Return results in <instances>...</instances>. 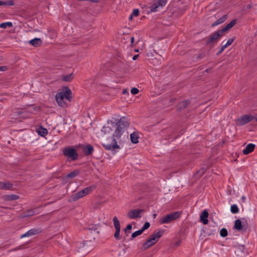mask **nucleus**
<instances>
[{"label":"nucleus","instance_id":"19","mask_svg":"<svg viewBox=\"0 0 257 257\" xmlns=\"http://www.w3.org/2000/svg\"><path fill=\"white\" fill-rule=\"evenodd\" d=\"M227 19L226 15H224L222 17L217 19L216 21L213 23L211 25L212 27H214L217 25H220L223 23Z\"/></svg>","mask_w":257,"mask_h":257},{"label":"nucleus","instance_id":"24","mask_svg":"<svg viewBox=\"0 0 257 257\" xmlns=\"http://www.w3.org/2000/svg\"><path fill=\"white\" fill-rule=\"evenodd\" d=\"M130 137H131V142L133 144H137L139 142V140H138L139 136H138V134H137L136 133H133L131 134Z\"/></svg>","mask_w":257,"mask_h":257},{"label":"nucleus","instance_id":"2","mask_svg":"<svg viewBox=\"0 0 257 257\" xmlns=\"http://www.w3.org/2000/svg\"><path fill=\"white\" fill-rule=\"evenodd\" d=\"M64 99L70 101L72 99V92L69 87H63V90L58 92L55 95V99L58 104L61 107H65L67 105Z\"/></svg>","mask_w":257,"mask_h":257},{"label":"nucleus","instance_id":"32","mask_svg":"<svg viewBox=\"0 0 257 257\" xmlns=\"http://www.w3.org/2000/svg\"><path fill=\"white\" fill-rule=\"evenodd\" d=\"M228 234L227 230L225 228H222L220 231V235L221 237H225Z\"/></svg>","mask_w":257,"mask_h":257},{"label":"nucleus","instance_id":"15","mask_svg":"<svg viewBox=\"0 0 257 257\" xmlns=\"http://www.w3.org/2000/svg\"><path fill=\"white\" fill-rule=\"evenodd\" d=\"M208 215V213L206 210L202 212L200 215V220L204 224H207L208 223V220L207 219Z\"/></svg>","mask_w":257,"mask_h":257},{"label":"nucleus","instance_id":"1","mask_svg":"<svg viewBox=\"0 0 257 257\" xmlns=\"http://www.w3.org/2000/svg\"><path fill=\"white\" fill-rule=\"evenodd\" d=\"M117 127L112 135V142L111 144H103L102 146L107 150H114L115 149H120L117 145L116 139L120 138L123 132L129 125V122L126 118L122 117L116 122Z\"/></svg>","mask_w":257,"mask_h":257},{"label":"nucleus","instance_id":"40","mask_svg":"<svg viewBox=\"0 0 257 257\" xmlns=\"http://www.w3.org/2000/svg\"><path fill=\"white\" fill-rule=\"evenodd\" d=\"M139 14V11L138 9H134L133 11L132 15L133 16H138Z\"/></svg>","mask_w":257,"mask_h":257},{"label":"nucleus","instance_id":"43","mask_svg":"<svg viewBox=\"0 0 257 257\" xmlns=\"http://www.w3.org/2000/svg\"><path fill=\"white\" fill-rule=\"evenodd\" d=\"M132 228V226L131 224L127 225L126 228L124 229V231L126 232L127 230H131Z\"/></svg>","mask_w":257,"mask_h":257},{"label":"nucleus","instance_id":"29","mask_svg":"<svg viewBox=\"0 0 257 257\" xmlns=\"http://www.w3.org/2000/svg\"><path fill=\"white\" fill-rule=\"evenodd\" d=\"M80 173V171L79 170H75L74 171H72L71 172H70V173H69L67 175V177L68 178H74L77 176H78L79 175Z\"/></svg>","mask_w":257,"mask_h":257},{"label":"nucleus","instance_id":"49","mask_svg":"<svg viewBox=\"0 0 257 257\" xmlns=\"http://www.w3.org/2000/svg\"><path fill=\"white\" fill-rule=\"evenodd\" d=\"M89 1L93 3H97L99 1V0H89Z\"/></svg>","mask_w":257,"mask_h":257},{"label":"nucleus","instance_id":"31","mask_svg":"<svg viewBox=\"0 0 257 257\" xmlns=\"http://www.w3.org/2000/svg\"><path fill=\"white\" fill-rule=\"evenodd\" d=\"M230 211L232 213L235 214L239 212V209L238 208L236 204H233L231 206Z\"/></svg>","mask_w":257,"mask_h":257},{"label":"nucleus","instance_id":"12","mask_svg":"<svg viewBox=\"0 0 257 257\" xmlns=\"http://www.w3.org/2000/svg\"><path fill=\"white\" fill-rule=\"evenodd\" d=\"M82 151L86 156H88L92 154L94 148L92 145L88 144L82 146Z\"/></svg>","mask_w":257,"mask_h":257},{"label":"nucleus","instance_id":"36","mask_svg":"<svg viewBox=\"0 0 257 257\" xmlns=\"http://www.w3.org/2000/svg\"><path fill=\"white\" fill-rule=\"evenodd\" d=\"M234 38H230L229 39L226 43L225 45V46H226V47H227L228 46H230L231 44H232V43H233V42L234 41Z\"/></svg>","mask_w":257,"mask_h":257},{"label":"nucleus","instance_id":"22","mask_svg":"<svg viewBox=\"0 0 257 257\" xmlns=\"http://www.w3.org/2000/svg\"><path fill=\"white\" fill-rule=\"evenodd\" d=\"M19 198V196L15 194H10L6 195L5 199L6 201H13L16 200Z\"/></svg>","mask_w":257,"mask_h":257},{"label":"nucleus","instance_id":"54","mask_svg":"<svg viewBox=\"0 0 257 257\" xmlns=\"http://www.w3.org/2000/svg\"><path fill=\"white\" fill-rule=\"evenodd\" d=\"M156 216V214H154V217H155Z\"/></svg>","mask_w":257,"mask_h":257},{"label":"nucleus","instance_id":"6","mask_svg":"<svg viewBox=\"0 0 257 257\" xmlns=\"http://www.w3.org/2000/svg\"><path fill=\"white\" fill-rule=\"evenodd\" d=\"M223 33L220 30L213 33L210 37L208 38L206 41V44L209 45L212 43H216L219 39L220 38L222 37Z\"/></svg>","mask_w":257,"mask_h":257},{"label":"nucleus","instance_id":"52","mask_svg":"<svg viewBox=\"0 0 257 257\" xmlns=\"http://www.w3.org/2000/svg\"><path fill=\"white\" fill-rule=\"evenodd\" d=\"M180 241H178V242H176V245L177 246L180 245Z\"/></svg>","mask_w":257,"mask_h":257},{"label":"nucleus","instance_id":"25","mask_svg":"<svg viewBox=\"0 0 257 257\" xmlns=\"http://www.w3.org/2000/svg\"><path fill=\"white\" fill-rule=\"evenodd\" d=\"M74 78L73 73L68 74L62 77V80L65 82L71 81Z\"/></svg>","mask_w":257,"mask_h":257},{"label":"nucleus","instance_id":"3","mask_svg":"<svg viewBox=\"0 0 257 257\" xmlns=\"http://www.w3.org/2000/svg\"><path fill=\"white\" fill-rule=\"evenodd\" d=\"M95 188V186L93 185L87 187L84 189L77 192L73 194L71 196V199L72 201H76L84 196L87 195L89 194L92 190Z\"/></svg>","mask_w":257,"mask_h":257},{"label":"nucleus","instance_id":"10","mask_svg":"<svg viewBox=\"0 0 257 257\" xmlns=\"http://www.w3.org/2000/svg\"><path fill=\"white\" fill-rule=\"evenodd\" d=\"M41 231H42V230L40 229L33 228V229H31L28 230L24 234H23L22 235H21L20 237L21 238H24L26 237H29V236H33L34 235H36V234L41 233Z\"/></svg>","mask_w":257,"mask_h":257},{"label":"nucleus","instance_id":"38","mask_svg":"<svg viewBox=\"0 0 257 257\" xmlns=\"http://www.w3.org/2000/svg\"><path fill=\"white\" fill-rule=\"evenodd\" d=\"M131 92L133 94H137L139 93V90L138 88L134 87L131 89Z\"/></svg>","mask_w":257,"mask_h":257},{"label":"nucleus","instance_id":"30","mask_svg":"<svg viewBox=\"0 0 257 257\" xmlns=\"http://www.w3.org/2000/svg\"><path fill=\"white\" fill-rule=\"evenodd\" d=\"M12 26L13 24L10 22L3 23L0 24V28L2 29H6L7 27H12Z\"/></svg>","mask_w":257,"mask_h":257},{"label":"nucleus","instance_id":"34","mask_svg":"<svg viewBox=\"0 0 257 257\" xmlns=\"http://www.w3.org/2000/svg\"><path fill=\"white\" fill-rule=\"evenodd\" d=\"M150 226V223L149 222H146L141 229L143 232L147 229Z\"/></svg>","mask_w":257,"mask_h":257},{"label":"nucleus","instance_id":"7","mask_svg":"<svg viewBox=\"0 0 257 257\" xmlns=\"http://www.w3.org/2000/svg\"><path fill=\"white\" fill-rule=\"evenodd\" d=\"M114 226L115 229V232L114 234V238L117 240H119L121 238L120 236V225L118 219L117 217L115 216L113 218Z\"/></svg>","mask_w":257,"mask_h":257},{"label":"nucleus","instance_id":"27","mask_svg":"<svg viewBox=\"0 0 257 257\" xmlns=\"http://www.w3.org/2000/svg\"><path fill=\"white\" fill-rule=\"evenodd\" d=\"M189 103H190V101L188 100L182 101L179 104V108H180V109L185 108L189 105Z\"/></svg>","mask_w":257,"mask_h":257},{"label":"nucleus","instance_id":"42","mask_svg":"<svg viewBox=\"0 0 257 257\" xmlns=\"http://www.w3.org/2000/svg\"><path fill=\"white\" fill-rule=\"evenodd\" d=\"M7 69H8V68L7 66H0V71H5L7 70Z\"/></svg>","mask_w":257,"mask_h":257},{"label":"nucleus","instance_id":"46","mask_svg":"<svg viewBox=\"0 0 257 257\" xmlns=\"http://www.w3.org/2000/svg\"><path fill=\"white\" fill-rule=\"evenodd\" d=\"M138 57H139V55H135V56L133 57V59L134 60H136L138 58Z\"/></svg>","mask_w":257,"mask_h":257},{"label":"nucleus","instance_id":"5","mask_svg":"<svg viewBox=\"0 0 257 257\" xmlns=\"http://www.w3.org/2000/svg\"><path fill=\"white\" fill-rule=\"evenodd\" d=\"M63 154L65 156L71 158L73 161L76 160L78 158V154L76 150L73 148H64L63 150Z\"/></svg>","mask_w":257,"mask_h":257},{"label":"nucleus","instance_id":"8","mask_svg":"<svg viewBox=\"0 0 257 257\" xmlns=\"http://www.w3.org/2000/svg\"><path fill=\"white\" fill-rule=\"evenodd\" d=\"M144 212V209H133L128 212L127 216L130 219H135L141 217V214Z\"/></svg>","mask_w":257,"mask_h":257},{"label":"nucleus","instance_id":"55","mask_svg":"<svg viewBox=\"0 0 257 257\" xmlns=\"http://www.w3.org/2000/svg\"><path fill=\"white\" fill-rule=\"evenodd\" d=\"M17 249H18L17 248H15V249H14V250H16Z\"/></svg>","mask_w":257,"mask_h":257},{"label":"nucleus","instance_id":"53","mask_svg":"<svg viewBox=\"0 0 257 257\" xmlns=\"http://www.w3.org/2000/svg\"><path fill=\"white\" fill-rule=\"evenodd\" d=\"M254 119L255 120V121L257 122V117H254Z\"/></svg>","mask_w":257,"mask_h":257},{"label":"nucleus","instance_id":"39","mask_svg":"<svg viewBox=\"0 0 257 257\" xmlns=\"http://www.w3.org/2000/svg\"><path fill=\"white\" fill-rule=\"evenodd\" d=\"M227 48L225 45H222L220 50L217 53V55H220Z\"/></svg>","mask_w":257,"mask_h":257},{"label":"nucleus","instance_id":"45","mask_svg":"<svg viewBox=\"0 0 257 257\" xmlns=\"http://www.w3.org/2000/svg\"><path fill=\"white\" fill-rule=\"evenodd\" d=\"M134 40H135V39H134V37H132L131 38V44H133V43H134Z\"/></svg>","mask_w":257,"mask_h":257},{"label":"nucleus","instance_id":"28","mask_svg":"<svg viewBox=\"0 0 257 257\" xmlns=\"http://www.w3.org/2000/svg\"><path fill=\"white\" fill-rule=\"evenodd\" d=\"M14 2L13 0H10L8 1H0V6H14Z\"/></svg>","mask_w":257,"mask_h":257},{"label":"nucleus","instance_id":"41","mask_svg":"<svg viewBox=\"0 0 257 257\" xmlns=\"http://www.w3.org/2000/svg\"><path fill=\"white\" fill-rule=\"evenodd\" d=\"M150 239L151 240V241L152 242H154V244L156 243L158 241V240H157L156 238H155L154 237L152 236V235H150L149 237Z\"/></svg>","mask_w":257,"mask_h":257},{"label":"nucleus","instance_id":"48","mask_svg":"<svg viewBox=\"0 0 257 257\" xmlns=\"http://www.w3.org/2000/svg\"><path fill=\"white\" fill-rule=\"evenodd\" d=\"M107 128H108V127H102V132H103V131H104V132H105V131H106V130Z\"/></svg>","mask_w":257,"mask_h":257},{"label":"nucleus","instance_id":"23","mask_svg":"<svg viewBox=\"0 0 257 257\" xmlns=\"http://www.w3.org/2000/svg\"><path fill=\"white\" fill-rule=\"evenodd\" d=\"M164 232V231L163 230H161L158 231L156 230L151 235L154 237L155 238H156L157 240H158L160 238L162 237Z\"/></svg>","mask_w":257,"mask_h":257},{"label":"nucleus","instance_id":"20","mask_svg":"<svg viewBox=\"0 0 257 257\" xmlns=\"http://www.w3.org/2000/svg\"><path fill=\"white\" fill-rule=\"evenodd\" d=\"M42 41L40 38H34L29 41V43L35 47H38L41 45Z\"/></svg>","mask_w":257,"mask_h":257},{"label":"nucleus","instance_id":"47","mask_svg":"<svg viewBox=\"0 0 257 257\" xmlns=\"http://www.w3.org/2000/svg\"><path fill=\"white\" fill-rule=\"evenodd\" d=\"M5 98L3 97L2 95H0V101H3Z\"/></svg>","mask_w":257,"mask_h":257},{"label":"nucleus","instance_id":"16","mask_svg":"<svg viewBox=\"0 0 257 257\" xmlns=\"http://www.w3.org/2000/svg\"><path fill=\"white\" fill-rule=\"evenodd\" d=\"M35 214V211L32 209H29L26 211V212L22 213L20 215V217L21 218H24L26 217H31Z\"/></svg>","mask_w":257,"mask_h":257},{"label":"nucleus","instance_id":"50","mask_svg":"<svg viewBox=\"0 0 257 257\" xmlns=\"http://www.w3.org/2000/svg\"><path fill=\"white\" fill-rule=\"evenodd\" d=\"M245 199V197L244 196H242L241 197V200H242L243 201H244Z\"/></svg>","mask_w":257,"mask_h":257},{"label":"nucleus","instance_id":"9","mask_svg":"<svg viewBox=\"0 0 257 257\" xmlns=\"http://www.w3.org/2000/svg\"><path fill=\"white\" fill-rule=\"evenodd\" d=\"M254 116L250 114H245L241 116L239 118L237 119V121L240 125H244L253 119H254Z\"/></svg>","mask_w":257,"mask_h":257},{"label":"nucleus","instance_id":"17","mask_svg":"<svg viewBox=\"0 0 257 257\" xmlns=\"http://www.w3.org/2000/svg\"><path fill=\"white\" fill-rule=\"evenodd\" d=\"M166 3V0H157L156 5L152 7L151 11H156L157 9L159 7H163L165 5Z\"/></svg>","mask_w":257,"mask_h":257},{"label":"nucleus","instance_id":"51","mask_svg":"<svg viewBox=\"0 0 257 257\" xmlns=\"http://www.w3.org/2000/svg\"><path fill=\"white\" fill-rule=\"evenodd\" d=\"M133 15L132 14H131V15H130V17H129V19H130V20H132V18H133Z\"/></svg>","mask_w":257,"mask_h":257},{"label":"nucleus","instance_id":"21","mask_svg":"<svg viewBox=\"0 0 257 257\" xmlns=\"http://www.w3.org/2000/svg\"><path fill=\"white\" fill-rule=\"evenodd\" d=\"M37 133L42 137H45L48 134V131L46 128L43 127L42 126H40L37 129Z\"/></svg>","mask_w":257,"mask_h":257},{"label":"nucleus","instance_id":"13","mask_svg":"<svg viewBox=\"0 0 257 257\" xmlns=\"http://www.w3.org/2000/svg\"><path fill=\"white\" fill-rule=\"evenodd\" d=\"M254 148L255 145L253 144H249L246 146V147L243 150V154L244 155H247L252 152L254 150Z\"/></svg>","mask_w":257,"mask_h":257},{"label":"nucleus","instance_id":"26","mask_svg":"<svg viewBox=\"0 0 257 257\" xmlns=\"http://www.w3.org/2000/svg\"><path fill=\"white\" fill-rule=\"evenodd\" d=\"M154 245V242L151 241V240L149 238L145 242L143 243V247L144 249H146L151 246Z\"/></svg>","mask_w":257,"mask_h":257},{"label":"nucleus","instance_id":"18","mask_svg":"<svg viewBox=\"0 0 257 257\" xmlns=\"http://www.w3.org/2000/svg\"><path fill=\"white\" fill-rule=\"evenodd\" d=\"M236 20H233L229 24H228L225 27L223 28L220 30L223 33H224V32H226L227 31L232 28L236 24Z\"/></svg>","mask_w":257,"mask_h":257},{"label":"nucleus","instance_id":"33","mask_svg":"<svg viewBox=\"0 0 257 257\" xmlns=\"http://www.w3.org/2000/svg\"><path fill=\"white\" fill-rule=\"evenodd\" d=\"M143 232L142 231L141 229L138 230H137V231H135V232H134V233H132V237L133 238H135L137 236L142 234Z\"/></svg>","mask_w":257,"mask_h":257},{"label":"nucleus","instance_id":"35","mask_svg":"<svg viewBox=\"0 0 257 257\" xmlns=\"http://www.w3.org/2000/svg\"><path fill=\"white\" fill-rule=\"evenodd\" d=\"M99 226L98 225H95L94 226H92V227H89V230L91 231H94L96 232V233L98 234L99 231H98Z\"/></svg>","mask_w":257,"mask_h":257},{"label":"nucleus","instance_id":"37","mask_svg":"<svg viewBox=\"0 0 257 257\" xmlns=\"http://www.w3.org/2000/svg\"><path fill=\"white\" fill-rule=\"evenodd\" d=\"M205 172V169L203 168H201L199 170L197 171V174H198L199 177L202 176Z\"/></svg>","mask_w":257,"mask_h":257},{"label":"nucleus","instance_id":"14","mask_svg":"<svg viewBox=\"0 0 257 257\" xmlns=\"http://www.w3.org/2000/svg\"><path fill=\"white\" fill-rule=\"evenodd\" d=\"M13 187L12 183L8 182H0V189L3 190H12Z\"/></svg>","mask_w":257,"mask_h":257},{"label":"nucleus","instance_id":"11","mask_svg":"<svg viewBox=\"0 0 257 257\" xmlns=\"http://www.w3.org/2000/svg\"><path fill=\"white\" fill-rule=\"evenodd\" d=\"M246 227H245L244 222L243 221L242 223L241 221L239 219H236L235 221L234 228L237 230H241L245 231L246 229Z\"/></svg>","mask_w":257,"mask_h":257},{"label":"nucleus","instance_id":"44","mask_svg":"<svg viewBox=\"0 0 257 257\" xmlns=\"http://www.w3.org/2000/svg\"><path fill=\"white\" fill-rule=\"evenodd\" d=\"M122 94H128L127 90L126 89H124L122 91Z\"/></svg>","mask_w":257,"mask_h":257},{"label":"nucleus","instance_id":"4","mask_svg":"<svg viewBox=\"0 0 257 257\" xmlns=\"http://www.w3.org/2000/svg\"><path fill=\"white\" fill-rule=\"evenodd\" d=\"M181 214V213L180 211L172 212L162 217L160 222L161 224L169 223L179 218Z\"/></svg>","mask_w":257,"mask_h":257}]
</instances>
